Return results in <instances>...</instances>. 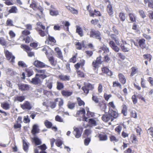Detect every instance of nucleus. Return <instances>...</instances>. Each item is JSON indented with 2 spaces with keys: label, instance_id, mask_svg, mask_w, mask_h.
Wrapping results in <instances>:
<instances>
[{
  "label": "nucleus",
  "instance_id": "obj_46",
  "mask_svg": "<svg viewBox=\"0 0 153 153\" xmlns=\"http://www.w3.org/2000/svg\"><path fill=\"white\" fill-rule=\"evenodd\" d=\"M92 100L96 103H98L100 102V99L94 94H92Z\"/></svg>",
  "mask_w": 153,
  "mask_h": 153
},
{
  "label": "nucleus",
  "instance_id": "obj_16",
  "mask_svg": "<svg viewBox=\"0 0 153 153\" xmlns=\"http://www.w3.org/2000/svg\"><path fill=\"white\" fill-rule=\"evenodd\" d=\"M119 81L121 84L124 85L126 83V79L125 76L122 73H119L118 75Z\"/></svg>",
  "mask_w": 153,
  "mask_h": 153
},
{
  "label": "nucleus",
  "instance_id": "obj_3",
  "mask_svg": "<svg viewBox=\"0 0 153 153\" xmlns=\"http://www.w3.org/2000/svg\"><path fill=\"white\" fill-rule=\"evenodd\" d=\"M94 88L93 85L90 83L87 84H84V85L81 88L82 90L83 91L84 94L87 95L89 92L90 90H93Z\"/></svg>",
  "mask_w": 153,
  "mask_h": 153
},
{
  "label": "nucleus",
  "instance_id": "obj_47",
  "mask_svg": "<svg viewBox=\"0 0 153 153\" xmlns=\"http://www.w3.org/2000/svg\"><path fill=\"white\" fill-rule=\"evenodd\" d=\"M110 141L114 143H116L119 140V139L113 135H111L109 136Z\"/></svg>",
  "mask_w": 153,
  "mask_h": 153
},
{
  "label": "nucleus",
  "instance_id": "obj_57",
  "mask_svg": "<svg viewBox=\"0 0 153 153\" xmlns=\"http://www.w3.org/2000/svg\"><path fill=\"white\" fill-rule=\"evenodd\" d=\"M77 100L78 104L79 106H84L85 105V102L80 97H77Z\"/></svg>",
  "mask_w": 153,
  "mask_h": 153
},
{
  "label": "nucleus",
  "instance_id": "obj_28",
  "mask_svg": "<svg viewBox=\"0 0 153 153\" xmlns=\"http://www.w3.org/2000/svg\"><path fill=\"white\" fill-rule=\"evenodd\" d=\"M39 131L38 126L36 124H34L33 126L31 133L33 135L35 136L36 133L39 132Z\"/></svg>",
  "mask_w": 153,
  "mask_h": 153
},
{
  "label": "nucleus",
  "instance_id": "obj_53",
  "mask_svg": "<svg viewBox=\"0 0 153 153\" xmlns=\"http://www.w3.org/2000/svg\"><path fill=\"white\" fill-rule=\"evenodd\" d=\"M112 87L114 88L117 87L121 88H122V85L121 83L119 82L118 81H115L113 82Z\"/></svg>",
  "mask_w": 153,
  "mask_h": 153
},
{
  "label": "nucleus",
  "instance_id": "obj_4",
  "mask_svg": "<svg viewBox=\"0 0 153 153\" xmlns=\"http://www.w3.org/2000/svg\"><path fill=\"white\" fill-rule=\"evenodd\" d=\"M4 53L7 60L10 61V63L13 64L15 62V56L13 55L12 53L8 50H4Z\"/></svg>",
  "mask_w": 153,
  "mask_h": 153
},
{
  "label": "nucleus",
  "instance_id": "obj_10",
  "mask_svg": "<svg viewBox=\"0 0 153 153\" xmlns=\"http://www.w3.org/2000/svg\"><path fill=\"white\" fill-rule=\"evenodd\" d=\"M103 73L111 77L113 75V72L107 67H103L101 68Z\"/></svg>",
  "mask_w": 153,
  "mask_h": 153
},
{
  "label": "nucleus",
  "instance_id": "obj_31",
  "mask_svg": "<svg viewBox=\"0 0 153 153\" xmlns=\"http://www.w3.org/2000/svg\"><path fill=\"white\" fill-rule=\"evenodd\" d=\"M76 104V102H73L69 101L68 102L67 106L69 109L72 110L74 108Z\"/></svg>",
  "mask_w": 153,
  "mask_h": 153
},
{
  "label": "nucleus",
  "instance_id": "obj_48",
  "mask_svg": "<svg viewBox=\"0 0 153 153\" xmlns=\"http://www.w3.org/2000/svg\"><path fill=\"white\" fill-rule=\"evenodd\" d=\"M44 124L45 126L48 128H51L52 126V123L48 120H45L44 122Z\"/></svg>",
  "mask_w": 153,
  "mask_h": 153
},
{
  "label": "nucleus",
  "instance_id": "obj_1",
  "mask_svg": "<svg viewBox=\"0 0 153 153\" xmlns=\"http://www.w3.org/2000/svg\"><path fill=\"white\" fill-rule=\"evenodd\" d=\"M89 33V36L90 38H95L100 41H101L102 36L101 32L99 31L91 29Z\"/></svg>",
  "mask_w": 153,
  "mask_h": 153
},
{
  "label": "nucleus",
  "instance_id": "obj_39",
  "mask_svg": "<svg viewBox=\"0 0 153 153\" xmlns=\"http://www.w3.org/2000/svg\"><path fill=\"white\" fill-rule=\"evenodd\" d=\"M64 88V85L63 83L58 81L56 82V88L58 90H60Z\"/></svg>",
  "mask_w": 153,
  "mask_h": 153
},
{
  "label": "nucleus",
  "instance_id": "obj_15",
  "mask_svg": "<svg viewBox=\"0 0 153 153\" xmlns=\"http://www.w3.org/2000/svg\"><path fill=\"white\" fill-rule=\"evenodd\" d=\"M42 82L41 81L39 78L38 76H36L35 75V77L33 78L30 82L33 85H38L42 83Z\"/></svg>",
  "mask_w": 153,
  "mask_h": 153
},
{
  "label": "nucleus",
  "instance_id": "obj_29",
  "mask_svg": "<svg viewBox=\"0 0 153 153\" xmlns=\"http://www.w3.org/2000/svg\"><path fill=\"white\" fill-rule=\"evenodd\" d=\"M131 76H133L134 75L137 73H138V68L137 67L133 66L131 68Z\"/></svg>",
  "mask_w": 153,
  "mask_h": 153
},
{
  "label": "nucleus",
  "instance_id": "obj_42",
  "mask_svg": "<svg viewBox=\"0 0 153 153\" xmlns=\"http://www.w3.org/2000/svg\"><path fill=\"white\" fill-rule=\"evenodd\" d=\"M18 9L17 7L15 6H12L11 8L9 10L8 12L10 13H16L18 12Z\"/></svg>",
  "mask_w": 153,
  "mask_h": 153
},
{
  "label": "nucleus",
  "instance_id": "obj_40",
  "mask_svg": "<svg viewBox=\"0 0 153 153\" xmlns=\"http://www.w3.org/2000/svg\"><path fill=\"white\" fill-rule=\"evenodd\" d=\"M66 8L70 11L72 13L77 14L78 13V11L74 8L70 7L69 6H66Z\"/></svg>",
  "mask_w": 153,
  "mask_h": 153
},
{
  "label": "nucleus",
  "instance_id": "obj_25",
  "mask_svg": "<svg viewBox=\"0 0 153 153\" xmlns=\"http://www.w3.org/2000/svg\"><path fill=\"white\" fill-rule=\"evenodd\" d=\"M98 137L100 141H105L108 139L107 136L104 132L99 134L98 135Z\"/></svg>",
  "mask_w": 153,
  "mask_h": 153
},
{
  "label": "nucleus",
  "instance_id": "obj_41",
  "mask_svg": "<svg viewBox=\"0 0 153 153\" xmlns=\"http://www.w3.org/2000/svg\"><path fill=\"white\" fill-rule=\"evenodd\" d=\"M36 30L38 32L39 34L41 37H44L47 34H46L45 31L42 30L38 28H36Z\"/></svg>",
  "mask_w": 153,
  "mask_h": 153
},
{
  "label": "nucleus",
  "instance_id": "obj_21",
  "mask_svg": "<svg viewBox=\"0 0 153 153\" xmlns=\"http://www.w3.org/2000/svg\"><path fill=\"white\" fill-rule=\"evenodd\" d=\"M61 93L63 96L68 97L71 96L73 94V92L69 90H63L61 91Z\"/></svg>",
  "mask_w": 153,
  "mask_h": 153
},
{
  "label": "nucleus",
  "instance_id": "obj_64",
  "mask_svg": "<svg viewBox=\"0 0 153 153\" xmlns=\"http://www.w3.org/2000/svg\"><path fill=\"white\" fill-rule=\"evenodd\" d=\"M148 134L150 135L153 138V127H151L147 130Z\"/></svg>",
  "mask_w": 153,
  "mask_h": 153
},
{
  "label": "nucleus",
  "instance_id": "obj_58",
  "mask_svg": "<svg viewBox=\"0 0 153 153\" xmlns=\"http://www.w3.org/2000/svg\"><path fill=\"white\" fill-rule=\"evenodd\" d=\"M145 4L148 3V7L151 8H153V1L152 0H148L147 2H144Z\"/></svg>",
  "mask_w": 153,
  "mask_h": 153
},
{
  "label": "nucleus",
  "instance_id": "obj_45",
  "mask_svg": "<svg viewBox=\"0 0 153 153\" xmlns=\"http://www.w3.org/2000/svg\"><path fill=\"white\" fill-rule=\"evenodd\" d=\"M25 97L24 96H18L15 97V100L20 102H22L25 99Z\"/></svg>",
  "mask_w": 153,
  "mask_h": 153
},
{
  "label": "nucleus",
  "instance_id": "obj_26",
  "mask_svg": "<svg viewBox=\"0 0 153 153\" xmlns=\"http://www.w3.org/2000/svg\"><path fill=\"white\" fill-rule=\"evenodd\" d=\"M59 78L62 81H68L70 79L69 76L61 74L58 76Z\"/></svg>",
  "mask_w": 153,
  "mask_h": 153
},
{
  "label": "nucleus",
  "instance_id": "obj_54",
  "mask_svg": "<svg viewBox=\"0 0 153 153\" xmlns=\"http://www.w3.org/2000/svg\"><path fill=\"white\" fill-rule=\"evenodd\" d=\"M117 56L121 60H124L126 58V56L123 53H117Z\"/></svg>",
  "mask_w": 153,
  "mask_h": 153
},
{
  "label": "nucleus",
  "instance_id": "obj_8",
  "mask_svg": "<svg viewBox=\"0 0 153 153\" xmlns=\"http://www.w3.org/2000/svg\"><path fill=\"white\" fill-rule=\"evenodd\" d=\"M56 41L54 37L48 35V37L47 38L45 41V43L48 45L53 46L55 45Z\"/></svg>",
  "mask_w": 153,
  "mask_h": 153
},
{
  "label": "nucleus",
  "instance_id": "obj_19",
  "mask_svg": "<svg viewBox=\"0 0 153 153\" xmlns=\"http://www.w3.org/2000/svg\"><path fill=\"white\" fill-rule=\"evenodd\" d=\"M80 62H78L74 65V67L76 69H78L80 67L81 68H83V67L85 64V61L83 59H82L80 60Z\"/></svg>",
  "mask_w": 153,
  "mask_h": 153
},
{
  "label": "nucleus",
  "instance_id": "obj_24",
  "mask_svg": "<svg viewBox=\"0 0 153 153\" xmlns=\"http://www.w3.org/2000/svg\"><path fill=\"white\" fill-rule=\"evenodd\" d=\"M32 143H34L36 146L39 145L42 143L41 140L36 137H35L32 138Z\"/></svg>",
  "mask_w": 153,
  "mask_h": 153
},
{
  "label": "nucleus",
  "instance_id": "obj_11",
  "mask_svg": "<svg viewBox=\"0 0 153 153\" xmlns=\"http://www.w3.org/2000/svg\"><path fill=\"white\" fill-rule=\"evenodd\" d=\"M19 90L22 91L29 90L30 87L29 85L24 84H19L18 85Z\"/></svg>",
  "mask_w": 153,
  "mask_h": 153
},
{
  "label": "nucleus",
  "instance_id": "obj_9",
  "mask_svg": "<svg viewBox=\"0 0 153 153\" xmlns=\"http://www.w3.org/2000/svg\"><path fill=\"white\" fill-rule=\"evenodd\" d=\"M108 112L111 118V121H113L114 119L117 118L119 116L118 113L114 110H109Z\"/></svg>",
  "mask_w": 153,
  "mask_h": 153
},
{
  "label": "nucleus",
  "instance_id": "obj_56",
  "mask_svg": "<svg viewBox=\"0 0 153 153\" xmlns=\"http://www.w3.org/2000/svg\"><path fill=\"white\" fill-rule=\"evenodd\" d=\"M53 83L52 81L50 80L47 81L45 85L47 87L50 89H51L53 87Z\"/></svg>",
  "mask_w": 153,
  "mask_h": 153
},
{
  "label": "nucleus",
  "instance_id": "obj_34",
  "mask_svg": "<svg viewBox=\"0 0 153 153\" xmlns=\"http://www.w3.org/2000/svg\"><path fill=\"white\" fill-rule=\"evenodd\" d=\"M23 149L25 151L27 152L29 147V144L26 142L25 140H23Z\"/></svg>",
  "mask_w": 153,
  "mask_h": 153
},
{
  "label": "nucleus",
  "instance_id": "obj_27",
  "mask_svg": "<svg viewBox=\"0 0 153 153\" xmlns=\"http://www.w3.org/2000/svg\"><path fill=\"white\" fill-rule=\"evenodd\" d=\"M116 34H112L110 35L111 38L114 40L116 44L118 45H120L118 37Z\"/></svg>",
  "mask_w": 153,
  "mask_h": 153
},
{
  "label": "nucleus",
  "instance_id": "obj_38",
  "mask_svg": "<svg viewBox=\"0 0 153 153\" xmlns=\"http://www.w3.org/2000/svg\"><path fill=\"white\" fill-rule=\"evenodd\" d=\"M101 50L104 51V53H107L109 52V48L105 45H103L100 48L99 51L101 52Z\"/></svg>",
  "mask_w": 153,
  "mask_h": 153
},
{
  "label": "nucleus",
  "instance_id": "obj_43",
  "mask_svg": "<svg viewBox=\"0 0 153 153\" xmlns=\"http://www.w3.org/2000/svg\"><path fill=\"white\" fill-rule=\"evenodd\" d=\"M1 107L4 109L7 110L10 108V104L7 102H4L1 103Z\"/></svg>",
  "mask_w": 153,
  "mask_h": 153
},
{
  "label": "nucleus",
  "instance_id": "obj_30",
  "mask_svg": "<svg viewBox=\"0 0 153 153\" xmlns=\"http://www.w3.org/2000/svg\"><path fill=\"white\" fill-rule=\"evenodd\" d=\"M128 108L127 106L125 104H123L122 106L121 112L124 116H126L127 114Z\"/></svg>",
  "mask_w": 153,
  "mask_h": 153
},
{
  "label": "nucleus",
  "instance_id": "obj_2",
  "mask_svg": "<svg viewBox=\"0 0 153 153\" xmlns=\"http://www.w3.org/2000/svg\"><path fill=\"white\" fill-rule=\"evenodd\" d=\"M30 7L34 10H39L41 14L43 13V8L41 5H38L37 2L35 0H32V2L30 4Z\"/></svg>",
  "mask_w": 153,
  "mask_h": 153
},
{
  "label": "nucleus",
  "instance_id": "obj_50",
  "mask_svg": "<svg viewBox=\"0 0 153 153\" xmlns=\"http://www.w3.org/2000/svg\"><path fill=\"white\" fill-rule=\"evenodd\" d=\"M58 98H56L54 100V102H50V107L52 109L54 108L56 106V102L58 101Z\"/></svg>",
  "mask_w": 153,
  "mask_h": 153
},
{
  "label": "nucleus",
  "instance_id": "obj_63",
  "mask_svg": "<svg viewBox=\"0 0 153 153\" xmlns=\"http://www.w3.org/2000/svg\"><path fill=\"white\" fill-rule=\"evenodd\" d=\"M22 34L23 36H27L30 34V31L26 29L22 31Z\"/></svg>",
  "mask_w": 153,
  "mask_h": 153
},
{
  "label": "nucleus",
  "instance_id": "obj_36",
  "mask_svg": "<svg viewBox=\"0 0 153 153\" xmlns=\"http://www.w3.org/2000/svg\"><path fill=\"white\" fill-rule=\"evenodd\" d=\"M48 59L52 65L55 66L56 65V61L54 60V58L53 56L49 57Z\"/></svg>",
  "mask_w": 153,
  "mask_h": 153
},
{
  "label": "nucleus",
  "instance_id": "obj_44",
  "mask_svg": "<svg viewBox=\"0 0 153 153\" xmlns=\"http://www.w3.org/2000/svg\"><path fill=\"white\" fill-rule=\"evenodd\" d=\"M109 110H115L116 109V106L113 101L110 102L108 105Z\"/></svg>",
  "mask_w": 153,
  "mask_h": 153
},
{
  "label": "nucleus",
  "instance_id": "obj_49",
  "mask_svg": "<svg viewBox=\"0 0 153 153\" xmlns=\"http://www.w3.org/2000/svg\"><path fill=\"white\" fill-rule=\"evenodd\" d=\"M63 142L62 140L58 138L56 140L55 144L58 147H60L63 144Z\"/></svg>",
  "mask_w": 153,
  "mask_h": 153
},
{
  "label": "nucleus",
  "instance_id": "obj_23",
  "mask_svg": "<svg viewBox=\"0 0 153 153\" xmlns=\"http://www.w3.org/2000/svg\"><path fill=\"white\" fill-rule=\"evenodd\" d=\"M102 119L105 122H107L110 120L112 122L111 118L109 113L108 114H103L102 117Z\"/></svg>",
  "mask_w": 153,
  "mask_h": 153
},
{
  "label": "nucleus",
  "instance_id": "obj_18",
  "mask_svg": "<svg viewBox=\"0 0 153 153\" xmlns=\"http://www.w3.org/2000/svg\"><path fill=\"white\" fill-rule=\"evenodd\" d=\"M33 65L38 68H41L46 67V65L44 63L38 60H36L34 62Z\"/></svg>",
  "mask_w": 153,
  "mask_h": 153
},
{
  "label": "nucleus",
  "instance_id": "obj_22",
  "mask_svg": "<svg viewBox=\"0 0 153 153\" xmlns=\"http://www.w3.org/2000/svg\"><path fill=\"white\" fill-rule=\"evenodd\" d=\"M22 108L23 109H27L30 110L32 108V106L30 103L27 101H26L21 106Z\"/></svg>",
  "mask_w": 153,
  "mask_h": 153
},
{
  "label": "nucleus",
  "instance_id": "obj_35",
  "mask_svg": "<svg viewBox=\"0 0 153 153\" xmlns=\"http://www.w3.org/2000/svg\"><path fill=\"white\" fill-rule=\"evenodd\" d=\"M88 122L91 127L95 126L97 125V122L94 119H89Z\"/></svg>",
  "mask_w": 153,
  "mask_h": 153
},
{
  "label": "nucleus",
  "instance_id": "obj_33",
  "mask_svg": "<svg viewBox=\"0 0 153 153\" xmlns=\"http://www.w3.org/2000/svg\"><path fill=\"white\" fill-rule=\"evenodd\" d=\"M107 10L109 16L112 15L113 14V11L112 7L110 4H109L107 6Z\"/></svg>",
  "mask_w": 153,
  "mask_h": 153
},
{
  "label": "nucleus",
  "instance_id": "obj_17",
  "mask_svg": "<svg viewBox=\"0 0 153 153\" xmlns=\"http://www.w3.org/2000/svg\"><path fill=\"white\" fill-rule=\"evenodd\" d=\"M85 111L84 108H81L80 109L77 111L76 114L79 115L80 114H83L82 116V121H83L87 122V119L88 117L85 116Z\"/></svg>",
  "mask_w": 153,
  "mask_h": 153
},
{
  "label": "nucleus",
  "instance_id": "obj_6",
  "mask_svg": "<svg viewBox=\"0 0 153 153\" xmlns=\"http://www.w3.org/2000/svg\"><path fill=\"white\" fill-rule=\"evenodd\" d=\"M122 41L123 43L121 44L120 47L122 51L124 52H128L131 48V45L127 43L126 41H124L123 40H122Z\"/></svg>",
  "mask_w": 153,
  "mask_h": 153
},
{
  "label": "nucleus",
  "instance_id": "obj_55",
  "mask_svg": "<svg viewBox=\"0 0 153 153\" xmlns=\"http://www.w3.org/2000/svg\"><path fill=\"white\" fill-rule=\"evenodd\" d=\"M143 56L145 59H147L149 61H150L152 58V56L150 54H144Z\"/></svg>",
  "mask_w": 153,
  "mask_h": 153
},
{
  "label": "nucleus",
  "instance_id": "obj_52",
  "mask_svg": "<svg viewBox=\"0 0 153 153\" xmlns=\"http://www.w3.org/2000/svg\"><path fill=\"white\" fill-rule=\"evenodd\" d=\"M119 17L120 20L122 22L125 21L126 19L125 13L123 12H120L119 13Z\"/></svg>",
  "mask_w": 153,
  "mask_h": 153
},
{
  "label": "nucleus",
  "instance_id": "obj_37",
  "mask_svg": "<svg viewBox=\"0 0 153 153\" xmlns=\"http://www.w3.org/2000/svg\"><path fill=\"white\" fill-rule=\"evenodd\" d=\"M25 71L27 73L28 77H30L33 74V72L32 69L29 68H26Z\"/></svg>",
  "mask_w": 153,
  "mask_h": 153
},
{
  "label": "nucleus",
  "instance_id": "obj_5",
  "mask_svg": "<svg viewBox=\"0 0 153 153\" xmlns=\"http://www.w3.org/2000/svg\"><path fill=\"white\" fill-rule=\"evenodd\" d=\"M102 62V57L101 56L97 57L96 60L93 61L92 63L93 69L95 70L97 69H98L99 67V65L101 64Z\"/></svg>",
  "mask_w": 153,
  "mask_h": 153
},
{
  "label": "nucleus",
  "instance_id": "obj_62",
  "mask_svg": "<svg viewBox=\"0 0 153 153\" xmlns=\"http://www.w3.org/2000/svg\"><path fill=\"white\" fill-rule=\"evenodd\" d=\"M21 48L25 50L26 52L27 51H30V48L29 46L24 44H22L21 45Z\"/></svg>",
  "mask_w": 153,
  "mask_h": 153
},
{
  "label": "nucleus",
  "instance_id": "obj_7",
  "mask_svg": "<svg viewBox=\"0 0 153 153\" xmlns=\"http://www.w3.org/2000/svg\"><path fill=\"white\" fill-rule=\"evenodd\" d=\"M83 128L82 127L79 128L74 127L73 133L76 138H79L82 135Z\"/></svg>",
  "mask_w": 153,
  "mask_h": 153
},
{
  "label": "nucleus",
  "instance_id": "obj_51",
  "mask_svg": "<svg viewBox=\"0 0 153 153\" xmlns=\"http://www.w3.org/2000/svg\"><path fill=\"white\" fill-rule=\"evenodd\" d=\"M86 8L87 10L88 11L89 13L90 16L91 17H94V12L91 10V6L90 4L88 5V6H87Z\"/></svg>",
  "mask_w": 153,
  "mask_h": 153
},
{
  "label": "nucleus",
  "instance_id": "obj_61",
  "mask_svg": "<svg viewBox=\"0 0 153 153\" xmlns=\"http://www.w3.org/2000/svg\"><path fill=\"white\" fill-rule=\"evenodd\" d=\"M129 16L130 20L132 22H134L136 21V17L135 15L133 13H130L129 14Z\"/></svg>",
  "mask_w": 153,
  "mask_h": 153
},
{
  "label": "nucleus",
  "instance_id": "obj_32",
  "mask_svg": "<svg viewBox=\"0 0 153 153\" xmlns=\"http://www.w3.org/2000/svg\"><path fill=\"white\" fill-rule=\"evenodd\" d=\"M98 103V106L102 110H105L106 108V104L104 101L100 102Z\"/></svg>",
  "mask_w": 153,
  "mask_h": 153
},
{
  "label": "nucleus",
  "instance_id": "obj_20",
  "mask_svg": "<svg viewBox=\"0 0 153 153\" xmlns=\"http://www.w3.org/2000/svg\"><path fill=\"white\" fill-rule=\"evenodd\" d=\"M76 33L80 37H82L84 36V32L82 27L76 25Z\"/></svg>",
  "mask_w": 153,
  "mask_h": 153
},
{
  "label": "nucleus",
  "instance_id": "obj_14",
  "mask_svg": "<svg viewBox=\"0 0 153 153\" xmlns=\"http://www.w3.org/2000/svg\"><path fill=\"white\" fill-rule=\"evenodd\" d=\"M54 51L57 55V57L59 59L63 60L64 58L61 49L59 47H57L55 48Z\"/></svg>",
  "mask_w": 153,
  "mask_h": 153
},
{
  "label": "nucleus",
  "instance_id": "obj_60",
  "mask_svg": "<svg viewBox=\"0 0 153 153\" xmlns=\"http://www.w3.org/2000/svg\"><path fill=\"white\" fill-rule=\"evenodd\" d=\"M76 55H74L69 60V62L75 63L76 62Z\"/></svg>",
  "mask_w": 153,
  "mask_h": 153
},
{
  "label": "nucleus",
  "instance_id": "obj_12",
  "mask_svg": "<svg viewBox=\"0 0 153 153\" xmlns=\"http://www.w3.org/2000/svg\"><path fill=\"white\" fill-rule=\"evenodd\" d=\"M85 41L83 40L81 42H76L75 45L77 49L78 50H81L82 48H86V47L85 44Z\"/></svg>",
  "mask_w": 153,
  "mask_h": 153
},
{
  "label": "nucleus",
  "instance_id": "obj_59",
  "mask_svg": "<svg viewBox=\"0 0 153 153\" xmlns=\"http://www.w3.org/2000/svg\"><path fill=\"white\" fill-rule=\"evenodd\" d=\"M50 14L52 16H56L59 15L58 10H50Z\"/></svg>",
  "mask_w": 153,
  "mask_h": 153
},
{
  "label": "nucleus",
  "instance_id": "obj_13",
  "mask_svg": "<svg viewBox=\"0 0 153 153\" xmlns=\"http://www.w3.org/2000/svg\"><path fill=\"white\" fill-rule=\"evenodd\" d=\"M138 45L140 48L142 49L145 48L146 47L145 44L146 40L144 38H142L139 40H137Z\"/></svg>",
  "mask_w": 153,
  "mask_h": 153
}]
</instances>
